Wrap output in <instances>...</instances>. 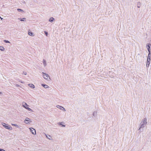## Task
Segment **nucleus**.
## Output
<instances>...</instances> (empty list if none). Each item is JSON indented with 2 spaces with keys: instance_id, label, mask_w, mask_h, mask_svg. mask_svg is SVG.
I'll return each mask as SVG.
<instances>
[{
  "instance_id": "18",
  "label": "nucleus",
  "mask_w": 151,
  "mask_h": 151,
  "mask_svg": "<svg viewBox=\"0 0 151 151\" xmlns=\"http://www.w3.org/2000/svg\"><path fill=\"white\" fill-rule=\"evenodd\" d=\"M4 48L3 47L0 46V50L2 51H4Z\"/></svg>"
},
{
  "instance_id": "8",
  "label": "nucleus",
  "mask_w": 151,
  "mask_h": 151,
  "mask_svg": "<svg viewBox=\"0 0 151 151\" xmlns=\"http://www.w3.org/2000/svg\"><path fill=\"white\" fill-rule=\"evenodd\" d=\"M22 106L23 107H24V108L26 109V108L28 107L29 106L28 105H27L26 103L23 102Z\"/></svg>"
},
{
  "instance_id": "13",
  "label": "nucleus",
  "mask_w": 151,
  "mask_h": 151,
  "mask_svg": "<svg viewBox=\"0 0 151 151\" xmlns=\"http://www.w3.org/2000/svg\"><path fill=\"white\" fill-rule=\"evenodd\" d=\"M137 7L138 8L140 7V6L141 5V4L140 2H138L137 3Z\"/></svg>"
},
{
  "instance_id": "15",
  "label": "nucleus",
  "mask_w": 151,
  "mask_h": 151,
  "mask_svg": "<svg viewBox=\"0 0 151 151\" xmlns=\"http://www.w3.org/2000/svg\"><path fill=\"white\" fill-rule=\"evenodd\" d=\"M93 115L94 116H96L97 115V112L96 111H95L93 113Z\"/></svg>"
},
{
  "instance_id": "10",
  "label": "nucleus",
  "mask_w": 151,
  "mask_h": 151,
  "mask_svg": "<svg viewBox=\"0 0 151 151\" xmlns=\"http://www.w3.org/2000/svg\"><path fill=\"white\" fill-rule=\"evenodd\" d=\"M28 86L32 88H34L35 87V86L32 84H29Z\"/></svg>"
},
{
  "instance_id": "22",
  "label": "nucleus",
  "mask_w": 151,
  "mask_h": 151,
  "mask_svg": "<svg viewBox=\"0 0 151 151\" xmlns=\"http://www.w3.org/2000/svg\"><path fill=\"white\" fill-rule=\"evenodd\" d=\"M62 122H60L59 123V124H60V125H61L62 126V127H65V125L62 124Z\"/></svg>"
},
{
  "instance_id": "7",
  "label": "nucleus",
  "mask_w": 151,
  "mask_h": 151,
  "mask_svg": "<svg viewBox=\"0 0 151 151\" xmlns=\"http://www.w3.org/2000/svg\"><path fill=\"white\" fill-rule=\"evenodd\" d=\"M151 45V44H147V50L148 51L149 53V52H150V46Z\"/></svg>"
},
{
  "instance_id": "19",
  "label": "nucleus",
  "mask_w": 151,
  "mask_h": 151,
  "mask_svg": "<svg viewBox=\"0 0 151 151\" xmlns=\"http://www.w3.org/2000/svg\"><path fill=\"white\" fill-rule=\"evenodd\" d=\"M28 34L30 36H34V35L33 34V33L31 32H29L28 33Z\"/></svg>"
},
{
  "instance_id": "26",
  "label": "nucleus",
  "mask_w": 151,
  "mask_h": 151,
  "mask_svg": "<svg viewBox=\"0 0 151 151\" xmlns=\"http://www.w3.org/2000/svg\"><path fill=\"white\" fill-rule=\"evenodd\" d=\"M22 74L24 75H26L27 74V72H26L24 71L23 72V73Z\"/></svg>"
},
{
  "instance_id": "16",
  "label": "nucleus",
  "mask_w": 151,
  "mask_h": 151,
  "mask_svg": "<svg viewBox=\"0 0 151 151\" xmlns=\"http://www.w3.org/2000/svg\"><path fill=\"white\" fill-rule=\"evenodd\" d=\"M150 63V61L147 60V63L146 64V66L147 67H149Z\"/></svg>"
},
{
  "instance_id": "28",
  "label": "nucleus",
  "mask_w": 151,
  "mask_h": 151,
  "mask_svg": "<svg viewBox=\"0 0 151 151\" xmlns=\"http://www.w3.org/2000/svg\"><path fill=\"white\" fill-rule=\"evenodd\" d=\"M0 18L1 19H2V18L1 17H0Z\"/></svg>"
},
{
  "instance_id": "14",
  "label": "nucleus",
  "mask_w": 151,
  "mask_h": 151,
  "mask_svg": "<svg viewBox=\"0 0 151 151\" xmlns=\"http://www.w3.org/2000/svg\"><path fill=\"white\" fill-rule=\"evenodd\" d=\"M54 20V18L53 17H52L50 18V19H49V21L51 22H53Z\"/></svg>"
},
{
  "instance_id": "6",
  "label": "nucleus",
  "mask_w": 151,
  "mask_h": 151,
  "mask_svg": "<svg viewBox=\"0 0 151 151\" xmlns=\"http://www.w3.org/2000/svg\"><path fill=\"white\" fill-rule=\"evenodd\" d=\"M30 132L33 134H36V131L35 129L33 128H30Z\"/></svg>"
},
{
  "instance_id": "17",
  "label": "nucleus",
  "mask_w": 151,
  "mask_h": 151,
  "mask_svg": "<svg viewBox=\"0 0 151 151\" xmlns=\"http://www.w3.org/2000/svg\"><path fill=\"white\" fill-rule=\"evenodd\" d=\"M43 63L44 65V66H45L47 64L46 61V60L44 59L43 60Z\"/></svg>"
},
{
  "instance_id": "1",
  "label": "nucleus",
  "mask_w": 151,
  "mask_h": 151,
  "mask_svg": "<svg viewBox=\"0 0 151 151\" xmlns=\"http://www.w3.org/2000/svg\"><path fill=\"white\" fill-rule=\"evenodd\" d=\"M147 124V119L145 118L141 121V123L140 124V127L138 129L139 130L140 132H142L143 131V128L145 127Z\"/></svg>"
},
{
  "instance_id": "3",
  "label": "nucleus",
  "mask_w": 151,
  "mask_h": 151,
  "mask_svg": "<svg viewBox=\"0 0 151 151\" xmlns=\"http://www.w3.org/2000/svg\"><path fill=\"white\" fill-rule=\"evenodd\" d=\"M4 125H3V126L5 128L8 129L12 130V127L9 126L7 124L4 123Z\"/></svg>"
},
{
  "instance_id": "4",
  "label": "nucleus",
  "mask_w": 151,
  "mask_h": 151,
  "mask_svg": "<svg viewBox=\"0 0 151 151\" xmlns=\"http://www.w3.org/2000/svg\"><path fill=\"white\" fill-rule=\"evenodd\" d=\"M31 122L30 119L28 117L26 118L24 121V123L27 124H29Z\"/></svg>"
},
{
  "instance_id": "21",
  "label": "nucleus",
  "mask_w": 151,
  "mask_h": 151,
  "mask_svg": "<svg viewBox=\"0 0 151 151\" xmlns=\"http://www.w3.org/2000/svg\"><path fill=\"white\" fill-rule=\"evenodd\" d=\"M12 126H15L18 128H19V126L18 125H17V124H12Z\"/></svg>"
},
{
  "instance_id": "30",
  "label": "nucleus",
  "mask_w": 151,
  "mask_h": 151,
  "mask_svg": "<svg viewBox=\"0 0 151 151\" xmlns=\"http://www.w3.org/2000/svg\"><path fill=\"white\" fill-rule=\"evenodd\" d=\"M48 138L49 139H50V138Z\"/></svg>"
},
{
  "instance_id": "9",
  "label": "nucleus",
  "mask_w": 151,
  "mask_h": 151,
  "mask_svg": "<svg viewBox=\"0 0 151 151\" xmlns=\"http://www.w3.org/2000/svg\"><path fill=\"white\" fill-rule=\"evenodd\" d=\"M151 52H149L148 54V56L147 57V60L149 61L151 60Z\"/></svg>"
},
{
  "instance_id": "11",
  "label": "nucleus",
  "mask_w": 151,
  "mask_h": 151,
  "mask_svg": "<svg viewBox=\"0 0 151 151\" xmlns=\"http://www.w3.org/2000/svg\"><path fill=\"white\" fill-rule=\"evenodd\" d=\"M42 86L45 88H48L49 87L48 86H47V85H46L45 84H42Z\"/></svg>"
},
{
  "instance_id": "2",
  "label": "nucleus",
  "mask_w": 151,
  "mask_h": 151,
  "mask_svg": "<svg viewBox=\"0 0 151 151\" xmlns=\"http://www.w3.org/2000/svg\"><path fill=\"white\" fill-rule=\"evenodd\" d=\"M42 73L43 74V76L44 78L47 80L50 79L48 74L44 73L43 72H42Z\"/></svg>"
},
{
  "instance_id": "20",
  "label": "nucleus",
  "mask_w": 151,
  "mask_h": 151,
  "mask_svg": "<svg viewBox=\"0 0 151 151\" xmlns=\"http://www.w3.org/2000/svg\"><path fill=\"white\" fill-rule=\"evenodd\" d=\"M26 109H27L28 111H29L31 112L33 111L32 110V109H30V108H29V107L26 108Z\"/></svg>"
},
{
  "instance_id": "25",
  "label": "nucleus",
  "mask_w": 151,
  "mask_h": 151,
  "mask_svg": "<svg viewBox=\"0 0 151 151\" xmlns=\"http://www.w3.org/2000/svg\"><path fill=\"white\" fill-rule=\"evenodd\" d=\"M44 33H45V35H46V36H47V35H48V33L47 32H46V31H45L44 32Z\"/></svg>"
},
{
  "instance_id": "24",
  "label": "nucleus",
  "mask_w": 151,
  "mask_h": 151,
  "mask_svg": "<svg viewBox=\"0 0 151 151\" xmlns=\"http://www.w3.org/2000/svg\"><path fill=\"white\" fill-rule=\"evenodd\" d=\"M17 10L19 12H22L23 11V10L19 9H18Z\"/></svg>"
},
{
  "instance_id": "23",
  "label": "nucleus",
  "mask_w": 151,
  "mask_h": 151,
  "mask_svg": "<svg viewBox=\"0 0 151 151\" xmlns=\"http://www.w3.org/2000/svg\"><path fill=\"white\" fill-rule=\"evenodd\" d=\"M4 41L6 43H10V42H9V41L8 40H4Z\"/></svg>"
},
{
  "instance_id": "5",
  "label": "nucleus",
  "mask_w": 151,
  "mask_h": 151,
  "mask_svg": "<svg viewBox=\"0 0 151 151\" xmlns=\"http://www.w3.org/2000/svg\"><path fill=\"white\" fill-rule=\"evenodd\" d=\"M56 107L64 111H65V109L63 107L60 106L59 105H57L56 106Z\"/></svg>"
},
{
  "instance_id": "12",
  "label": "nucleus",
  "mask_w": 151,
  "mask_h": 151,
  "mask_svg": "<svg viewBox=\"0 0 151 151\" xmlns=\"http://www.w3.org/2000/svg\"><path fill=\"white\" fill-rule=\"evenodd\" d=\"M18 19H19L21 21H26V18H19Z\"/></svg>"
},
{
  "instance_id": "27",
  "label": "nucleus",
  "mask_w": 151,
  "mask_h": 151,
  "mask_svg": "<svg viewBox=\"0 0 151 151\" xmlns=\"http://www.w3.org/2000/svg\"><path fill=\"white\" fill-rule=\"evenodd\" d=\"M0 151H5V150L4 149L0 148Z\"/></svg>"
},
{
  "instance_id": "29",
  "label": "nucleus",
  "mask_w": 151,
  "mask_h": 151,
  "mask_svg": "<svg viewBox=\"0 0 151 151\" xmlns=\"http://www.w3.org/2000/svg\"><path fill=\"white\" fill-rule=\"evenodd\" d=\"M49 137H50V138H51V136H50L49 135Z\"/></svg>"
}]
</instances>
